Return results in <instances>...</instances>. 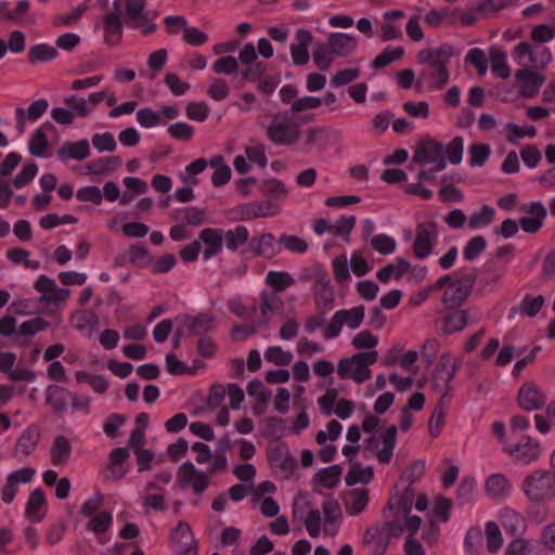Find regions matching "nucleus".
I'll list each match as a JSON object with an SVG mask.
<instances>
[{
	"instance_id": "f257e3e1",
	"label": "nucleus",
	"mask_w": 555,
	"mask_h": 555,
	"mask_svg": "<svg viewBox=\"0 0 555 555\" xmlns=\"http://www.w3.org/2000/svg\"><path fill=\"white\" fill-rule=\"evenodd\" d=\"M454 55V48L450 43H441L438 48L422 49L417 53V61L425 65L416 80L415 86L420 90L422 81H428L429 88L442 90L449 81L448 65Z\"/></svg>"
},
{
	"instance_id": "f03ea898",
	"label": "nucleus",
	"mask_w": 555,
	"mask_h": 555,
	"mask_svg": "<svg viewBox=\"0 0 555 555\" xmlns=\"http://www.w3.org/2000/svg\"><path fill=\"white\" fill-rule=\"evenodd\" d=\"M291 112H276L271 115V121L266 127L268 140L274 145L292 146L300 138L299 122L293 120Z\"/></svg>"
},
{
	"instance_id": "7ed1b4c3",
	"label": "nucleus",
	"mask_w": 555,
	"mask_h": 555,
	"mask_svg": "<svg viewBox=\"0 0 555 555\" xmlns=\"http://www.w3.org/2000/svg\"><path fill=\"white\" fill-rule=\"evenodd\" d=\"M521 489L533 504L555 499V472L538 469L525 477Z\"/></svg>"
},
{
	"instance_id": "20e7f679",
	"label": "nucleus",
	"mask_w": 555,
	"mask_h": 555,
	"mask_svg": "<svg viewBox=\"0 0 555 555\" xmlns=\"http://www.w3.org/2000/svg\"><path fill=\"white\" fill-rule=\"evenodd\" d=\"M279 240L270 232H263L249 237V244L242 248L240 254L244 259L264 258L272 259L281 253Z\"/></svg>"
},
{
	"instance_id": "39448f33",
	"label": "nucleus",
	"mask_w": 555,
	"mask_h": 555,
	"mask_svg": "<svg viewBox=\"0 0 555 555\" xmlns=\"http://www.w3.org/2000/svg\"><path fill=\"white\" fill-rule=\"evenodd\" d=\"M314 304L318 309L330 310L335 304L334 289L327 271L321 263H314V284L312 286Z\"/></svg>"
},
{
	"instance_id": "423d86ee",
	"label": "nucleus",
	"mask_w": 555,
	"mask_h": 555,
	"mask_svg": "<svg viewBox=\"0 0 555 555\" xmlns=\"http://www.w3.org/2000/svg\"><path fill=\"white\" fill-rule=\"evenodd\" d=\"M475 273L465 274L454 280L446 289L442 302L447 308L454 309L460 307L468 298L476 283Z\"/></svg>"
},
{
	"instance_id": "0eeeda50",
	"label": "nucleus",
	"mask_w": 555,
	"mask_h": 555,
	"mask_svg": "<svg viewBox=\"0 0 555 555\" xmlns=\"http://www.w3.org/2000/svg\"><path fill=\"white\" fill-rule=\"evenodd\" d=\"M437 236L438 231L436 222L417 224L416 237L412 246L414 256L420 260L427 258L433 253Z\"/></svg>"
},
{
	"instance_id": "6e6552de",
	"label": "nucleus",
	"mask_w": 555,
	"mask_h": 555,
	"mask_svg": "<svg viewBox=\"0 0 555 555\" xmlns=\"http://www.w3.org/2000/svg\"><path fill=\"white\" fill-rule=\"evenodd\" d=\"M175 322L183 326L186 336H201L215 328V318L208 312H199L196 315L180 313L175 318Z\"/></svg>"
},
{
	"instance_id": "1a4fd4ad",
	"label": "nucleus",
	"mask_w": 555,
	"mask_h": 555,
	"mask_svg": "<svg viewBox=\"0 0 555 555\" xmlns=\"http://www.w3.org/2000/svg\"><path fill=\"white\" fill-rule=\"evenodd\" d=\"M267 457L272 467L280 468L284 473L285 479L292 476L297 465L284 441H280L275 446H270L268 448Z\"/></svg>"
},
{
	"instance_id": "9d476101",
	"label": "nucleus",
	"mask_w": 555,
	"mask_h": 555,
	"mask_svg": "<svg viewBox=\"0 0 555 555\" xmlns=\"http://www.w3.org/2000/svg\"><path fill=\"white\" fill-rule=\"evenodd\" d=\"M36 470L33 467H23L10 473L1 490V501L11 504L18 491V483H28L33 480Z\"/></svg>"
},
{
	"instance_id": "9b49d317",
	"label": "nucleus",
	"mask_w": 555,
	"mask_h": 555,
	"mask_svg": "<svg viewBox=\"0 0 555 555\" xmlns=\"http://www.w3.org/2000/svg\"><path fill=\"white\" fill-rule=\"evenodd\" d=\"M517 402L522 410L530 412L543 408L546 397L534 382H526L518 390Z\"/></svg>"
},
{
	"instance_id": "f8f14e48",
	"label": "nucleus",
	"mask_w": 555,
	"mask_h": 555,
	"mask_svg": "<svg viewBox=\"0 0 555 555\" xmlns=\"http://www.w3.org/2000/svg\"><path fill=\"white\" fill-rule=\"evenodd\" d=\"M515 79L519 86L520 94L530 99L538 94L545 81V76L526 67L515 73Z\"/></svg>"
},
{
	"instance_id": "ddd939ff",
	"label": "nucleus",
	"mask_w": 555,
	"mask_h": 555,
	"mask_svg": "<svg viewBox=\"0 0 555 555\" xmlns=\"http://www.w3.org/2000/svg\"><path fill=\"white\" fill-rule=\"evenodd\" d=\"M522 210L528 212L529 216H524L519 219L520 228L526 233H537L543 227L544 219L547 215L545 206L541 202L537 201L529 203L527 208L522 207Z\"/></svg>"
},
{
	"instance_id": "4468645a",
	"label": "nucleus",
	"mask_w": 555,
	"mask_h": 555,
	"mask_svg": "<svg viewBox=\"0 0 555 555\" xmlns=\"http://www.w3.org/2000/svg\"><path fill=\"white\" fill-rule=\"evenodd\" d=\"M197 241L204 244V260L211 259L223 249V229L205 228L198 233Z\"/></svg>"
},
{
	"instance_id": "2eb2a0df",
	"label": "nucleus",
	"mask_w": 555,
	"mask_h": 555,
	"mask_svg": "<svg viewBox=\"0 0 555 555\" xmlns=\"http://www.w3.org/2000/svg\"><path fill=\"white\" fill-rule=\"evenodd\" d=\"M129 455L127 448L118 447L113 449L109 453V463L104 470L105 479L113 481L122 479L128 473V467L125 463Z\"/></svg>"
},
{
	"instance_id": "dca6fc26",
	"label": "nucleus",
	"mask_w": 555,
	"mask_h": 555,
	"mask_svg": "<svg viewBox=\"0 0 555 555\" xmlns=\"http://www.w3.org/2000/svg\"><path fill=\"white\" fill-rule=\"evenodd\" d=\"M295 38L297 43H292L289 47L292 60L296 66H304L308 64L310 59L308 47L313 40V35L307 28H298Z\"/></svg>"
},
{
	"instance_id": "f3484780",
	"label": "nucleus",
	"mask_w": 555,
	"mask_h": 555,
	"mask_svg": "<svg viewBox=\"0 0 555 555\" xmlns=\"http://www.w3.org/2000/svg\"><path fill=\"white\" fill-rule=\"evenodd\" d=\"M378 353L376 350L353 354L352 361L354 362V369L352 370L351 378L358 384H362L370 379L372 374L369 366L376 363Z\"/></svg>"
},
{
	"instance_id": "a211bd4d",
	"label": "nucleus",
	"mask_w": 555,
	"mask_h": 555,
	"mask_svg": "<svg viewBox=\"0 0 555 555\" xmlns=\"http://www.w3.org/2000/svg\"><path fill=\"white\" fill-rule=\"evenodd\" d=\"M459 369L457 362L453 359L451 353H443L439 362L436 365L434 372V386L437 387L438 380H442L446 385V391L449 393L451 389V383L455 377V373Z\"/></svg>"
},
{
	"instance_id": "6ab92c4d",
	"label": "nucleus",
	"mask_w": 555,
	"mask_h": 555,
	"mask_svg": "<svg viewBox=\"0 0 555 555\" xmlns=\"http://www.w3.org/2000/svg\"><path fill=\"white\" fill-rule=\"evenodd\" d=\"M443 144L435 139L427 138L421 140L413 156V160L418 164H431L443 155Z\"/></svg>"
},
{
	"instance_id": "aec40b11",
	"label": "nucleus",
	"mask_w": 555,
	"mask_h": 555,
	"mask_svg": "<svg viewBox=\"0 0 555 555\" xmlns=\"http://www.w3.org/2000/svg\"><path fill=\"white\" fill-rule=\"evenodd\" d=\"M330 50L334 56L347 57L358 48L357 38L345 33H333L327 38Z\"/></svg>"
},
{
	"instance_id": "412c9836",
	"label": "nucleus",
	"mask_w": 555,
	"mask_h": 555,
	"mask_svg": "<svg viewBox=\"0 0 555 555\" xmlns=\"http://www.w3.org/2000/svg\"><path fill=\"white\" fill-rule=\"evenodd\" d=\"M40 440V429L37 425H29L17 438L14 455L27 457L37 448Z\"/></svg>"
},
{
	"instance_id": "4be33fe9",
	"label": "nucleus",
	"mask_w": 555,
	"mask_h": 555,
	"mask_svg": "<svg viewBox=\"0 0 555 555\" xmlns=\"http://www.w3.org/2000/svg\"><path fill=\"white\" fill-rule=\"evenodd\" d=\"M276 207L267 201L250 202L237 207L241 220H254L276 215Z\"/></svg>"
},
{
	"instance_id": "5701e85b",
	"label": "nucleus",
	"mask_w": 555,
	"mask_h": 555,
	"mask_svg": "<svg viewBox=\"0 0 555 555\" xmlns=\"http://www.w3.org/2000/svg\"><path fill=\"white\" fill-rule=\"evenodd\" d=\"M70 398V391L65 387L51 384L44 391V403L48 404L53 413H65L67 411V401Z\"/></svg>"
},
{
	"instance_id": "b1692460",
	"label": "nucleus",
	"mask_w": 555,
	"mask_h": 555,
	"mask_svg": "<svg viewBox=\"0 0 555 555\" xmlns=\"http://www.w3.org/2000/svg\"><path fill=\"white\" fill-rule=\"evenodd\" d=\"M485 491L492 500L502 501L511 494L512 485L504 474H492L485 482Z\"/></svg>"
},
{
	"instance_id": "393cba45",
	"label": "nucleus",
	"mask_w": 555,
	"mask_h": 555,
	"mask_svg": "<svg viewBox=\"0 0 555 555\" xmlns=\"http://www.w3.org/2000/svg\"><path fill=\"white\" fill-rule=\"evenodd\" d=\"M90 155V146L87 139H81L76 142L66 141L57 151V157L62 162L68 159L82 160Z\"/></svg>"
},
{
	"instance_id": "a878e982",
	"label": "nucleus",
	"mask_w": 555,
	"mask_h": 555,
	"mask_svg": "<svg viewBox=\"0 0 555 555\" xmlns=\"http://www.w3.org/2000/svg\"><path fill=\"white\" fill-rule=\"evenodd\" d=\"M249 231L245 225H236L234 229L223 230V244L231 253H236L241 247L249 244Z\"/></svg>"
},
{
	"instance_id": "bb28decb",
	"label": "nucleus",
	"mask_w": 555,
	"mask_h": 555,
	"mask_svg": "<svg viewBox=\"0 0 555 555\" xmlns=\"http://www.w3.org/2000/svg\"><path fill=\"white\" fill-rule=\"evenodd\" d=\"M412 269L410 261L402 257H397L395 263H388L383 267L376 274V278L382 283H388L391 278L399 281L402 276Z\"/></svg>"
},
{
	"instance_id": "cd10ccee",
	"label": "nucleus",
	"mask_w": 555,
	"mask_h": 555,
	"mask_svg": "<svg viewBox=\"0 0 555 555\" xmlns=\"http://www.w3.org/2000/svg\"><path fill=\"white\" fill-rule=\"evenodd\" d=\"M509 454L524 464H530L539 459L540 444L527 438L526 443H518L511 448Z\"/></svg>"
},
{
	"instance_id": "c85d7f7f",
	"label": "nucleus",
	"mask_w": 555,
	"mask_h": 555,
	"mask_svg": "<svg viewBox=\"0 0 555 555\" xmlns=\"http://www.w3.org/2000/svg\"><path fill=\"white\" fill-rule=\"evenodd\" d=\"M469 310H455L440 319L443 324L441 332L444 335H451L461 332L468 323Z\"/></svg>"
},
{
	"instance_id": "c756f323",
	"label": "nucleus",
	"mask_w": 555,
	"mask_h": 555,
	"mask_svg": "<svg viewBox=\"0 0 555 555\" xmlns=\"http://www.w3.org/2000/svg\"><path fill=\"white\" fill-rule=\"evenodd\" d=\"M105 42L115 46L122 36V22L117 13H109L104 16Z\"/></svg>"
},
{
	"instance_id": "7c9ffc66",
	"label": "nucleus",
	"mask_w": 555,
	"mask_h": 555,
	"mask_svg": "<svg viewBox=\"0 0 555 555\" xmlns=\"http://www.w3.org/2000/svg\"><path fill=\"white\" fill-rule=\"evenodd\" d=\"M72 454V446L65 436L55 437L51 451L50 457L51 463L55 466L67 462Z\"/></svg>"
},
{
	"instance_id": "2f4dec72",
	"label": "nucleus",
	"mask_w": 555,
	"mask_h": 555,
	"mask_svg": "<svg viewBox=\"0 0 555 555\" xmlns=\"http://www.w3.org/2000/svg\"><path fill=\"white\" fill-rule=\"evenodd\" d=\"M369 493L364 489H353L345 501L346 511L352 516L361 514L367 506Z\"/></svg>"
},
{
	"instance_id": "473e14b6",
	"label": "nucleus",
	"mask_w": 555,
	"mask_h": 555,
	"mask_svg": "<svg viewBox=\"0 0 555 555\" xmlns=\"http://www.w3.org/2000/svg\"><path fill=\"white\" fill-rule=\"evenodd\" d=\"M59 52L55 47L47 43L35 44L29 48L27 53V61L29 64H36L38 62H50L57 57Z\"/></svg>"
},
{
	"instance_id": "72a5a7b5",
	"label": "nucleus",
	"mask_w": 555,
	"mask_h": 555,
	"mask_svg": "<svg viewBox=\"0 0 555 555\" xmlns=\"http://www.w3.org/2000/svg\"><path fill=\"white\" fill-rule=\"evenodd\" d=\"M374 478L373 467H362L361 464H352L345 477L346 485L352 487L359 482L363 485L370 483Z\"/></svg>"
},
{
	"instance_id": "f704fd0d",
	"label": "nucleus",
	"mask_w": 555,
	"mask_h": 555,
	"mask_svg": "<svg viewBox=\"0 0 555 555\" xmlns=\"http://www.w3.org/2000/svg\"><path fill=\"white\" fill-rule=\"evenodd\" d=\"M175 219L188 225L198 227L206 221V210L195 206L184 207L178 210Z\"/></svg>"
},
{
	"instance_id": "c9c22d12",
	"label": "nucleus",
	"mask_w": 555,
	"mask_h": 555,
	"mask_svg": "<svg viewBox=\"0 0 555 555\" xmlns=\"http://www.w3.org/2000/svg\"><path fill=\"white\" fill-rule=\"evenodd\" d=\"M343 474V468L338 464L331 465L328 467L320 469L314 478L322 485L324 488L333 489L340 481V477Z\"/></svg>"
},
{
	"instance_id": "e433bc0d",
	"label": "nucleus",
	"mask_w": 555,
	"mask_h": 555,
	"mask_svg": "<svg viewBox=\"0 0 555 555\" xmlns=\"http://www.w3.org/2000/svg\"><path fill=\"white\" fill-rule=\"evenodd\" d=\"M266 283L276 293L284 292L287 287L295 284L294 278L286 271H269L266 276Z\"/></svg>"
},
{
	"instance_id": "4c0bfd02",
	"label": "nucleus",
	"mask_w": 555,
	"mask_h": 555,
	"mask_svg": "<svg viewBox=\"0 0 555 555\" xmlns=\"http://www.w3.org/2000/svg\"><path fill=\"white\" fill-rule=\"evenodd\" d=\"M476 480L472 476H465L456 490V502L460 506L470 504L475 496Z\"/></svg>"
},
{
	"instance_id": "58836bf2",
	"label": "nucleus",
	"mask_w": 555,
	"mask_h": 555,
	"mask_svg": "<svg viewBox=\"0 0 555 555\" xmlns=\"http://www.w3.org/2000/svg\"><path fill=\"white\" fill-rule=\"evenodd\" d=\"M46 503L44 491L41 488H36L29 494L25 511L26 516L34 521H40L42 517H36V515Z\"/></svg>"
},
{
	"instance_id": "ea45409f",
	"label": "nucleus",
	"mask_w": 555,
	"mask_h": 555,
	"mask_svg": "<svg viewBox=\"0 0 555 555\" xmlns=\"http://www.w3.org/2000/svg\"><path fill=\"white\" fill-rule=\"evenodd\" d=\"M448 395L444 392L441 396L429 420V435L434 438L439 436L444 423V405Z\"/></svg>"
},
{
	"instance_id": "a19ab883",
	"label": "nucleus",
	"mask_w": 555,
	"mask_h": 555,
	"mask_svg": "<svg viewBox=\"0 0 555 555\" xmlns=\"http://www.w3.org/2000/svg\"><path fill=\"white\" fill-rule=\"evenodd\" d=\"M121 164L122 159L120 156H107L90 162L87 168L91 173L102 175L106 171L119 168Z\"/></svg>"
},
{
	"instance_id": "79ce46f5",
	"label": "nucleus",
	"mask_w": 555,
	"mask_h": 555,
	"mask_svg": "<svg viewBox=\"0 0 555 555\" xmlns=\"http://www.w3.org/2000/svg\"><path fill=\"white\" fill-rule=\"evenodd\" d=\"M312 57L315 66L323 72L330 69L335 59L328 43H318L312 52Z\"/></svg>"
},
{
	"instance_id": "37998d69",
	"label": "nucleus",
	"mask_w": 555,
	"mask_h": 555,
	"mask_svg": "<svg viewBox=\"0 0 555 555\" xmlns=\"http://www.w3.org/2000/svg\"><path fill=\"white\" fill-rule=\"evenodd\" d=\"M490 61L492 72L502 79L511 76V69L506 63V53L501 49L490 50Z\"/></svg>"
},
{
	"instance_id": "c03bdc74",
	"label": "nucleus",
	"mask_w": 555,
	"mask_h": 555,
	"mask_svg": "<svg viewBox=\"0 0 555 555\" xmlns=\"http://www.w3.org/2000/svg\"><path fill=\"white\" fill-rule=\"evenodd\" d=\"M494 208L489 205H482L479 211H474L469 216L468 227L473 230L487 227L494 219Z\"/></svg>"
},
{
	"instance_id": "a18cd8bd",
	"label": "nucleus",
	"mask_w": 555,
	"mask_h": 555,
	"mask_svg": "<svg viewBox=\"0 0 555 555\" xmlns=\"http://www.w3.org/2000/svg\"><path fill=\"white\" fill-rule=\"evenodd\" d=\"M469 153V165L472 167L483 166L491 153L489 144L486 143H473L468 150Z\"/></svg>"
},
{
	"instance_id": "49530a36",
	"label": "nucleus",
	"mask_w": 555,
	"mask_h": 555,
	"mask_svg": "<svg viewBox=\"0 0 555 555\" xmlns=\"http://www.w3.org/2000/svg\"><path fill=\"white\" fill-rule=\"evenodd\" d=\"M113 521L112 514L108 511L99 512L87 522V530L96 534L106 532Z\"/></svg>"
},
{
	"instance_id": "de8ad7c7",
	"label": "nucleus",
	"mask_w": 555,
	"mask_h": 555,
	"mask_svg": "<svg viewBox=\"0 0 555 555\" xmlns=\"http://www.w3.org/2000/svg\"><path fill=\"white\" fill-rule=\"evenodd\" d=\"M543 305H544V296L543 295H538L535 297H532L531 295L527 294L519 304V312L522 315L533 318L540 312Z\"/></svg>"
},
{
	"instance_id": "09e8293b",
	"label": "nucleus",
	"mask_w": 555,
	"mask_h": 555,
	"mask_svg": "<svg viewBox=\"0 0 555 555\" xmlns=\"http://www.w3.org/2000/svg\"><path fill=\"white\" fill-rule=\"evenodd\" d=\"M129 262L139 268H144L152 262L150 250L144 244H134L130 246Z\"/></svg>"
},
{
	"instance_id": "8fccbe9b",
	"label": "nucleus",
	"mask_w": 555,
	"mask_h": 555,
	"mask_svg": "<svg viewBox=\"0 0 555 555\" xmlns=\"http://www.w3.org/2000/svg\"><path fill=\"white\" fill-rule=\"evenodd\" d=\"M284 433V420L271 416L266 420V425L262 436L268 440L280 442Z\"/></svg>"
},
{
	"instance_id": "3c124183",
	"label": "nucleus",
	"mask_w": 555,
	"mask_h": 555,
	"mask_svg": "<svg viewBox=\"0 0 555 555\" xmlns=\"http://www.w3.org/2000/svg\"><path fill=\"white\" fill-rule=\"evenodd\" d=\"M487 548L490 553L498 552L503 545V538L496 522L488 521L486 525Z\"/></svg>"
},
{
	"instance_id": "603ef678",
	"label": "nucleus",
	"mask_w": 555,
	"mask_h": 555,
	"mask_svg": "<svg viewBox=\"0 0 555 555\" xmlns=\"http://www.w3.org/2000/svg\"><path fill=\"white\" fill-rule=\"evenodd\" d=\"M404 54V48L398 47L396 49H385L380 54H378L372 62L373 68H383L388 66L395 61L400 60Z\"/></svg>"
},
{
	"instance_id": "864d4df0",
	"label": "nucleus",
	"mask_w": 555,
	"mask_h": 555,
	"mask_svg": "<svg viewBox=\"0 0 555 555\" xmlns=\"http://www.w3.org/2000/svg\"><path fill=\"white\" fill-rule=\"evenodd\" d=\"M487 248V241L483 236L477 235L472 237L463 250V257L467 261L475 260Z\"/></svg>"
},
{
	"instance_id": "5fc2aeb1",
	"label": "nucleus",
	"mask_w": 555,
	"mask_h": 555,
	"mask_svg": "<svg viewBox=\"0 0 555 555\" xmlns=\"http://www.w3.org/2000/svg\"><path fill=\"white\" fill-rule=\"evenodd\" d=\"M247 393L250 397H255L260 404L263 406H267L270 398H271V390L266 388L262 382L258 378L251 379L247 385Z\"/></svg>"
},
{
	"instance_id": "6e6d98bb",
	"label": "nucleus",
	"mask_w": 555,
	"mask_h": 555,
	"mask_svg": "<svg viewBox=\"0 0 555 555\" xmlns=\"http://www.w3.org/2000/svg\"><path fill=\"white\" fill-rule=\"evenodd\" d=\"M264 359L275 365L285 366L292 362L293 354L284 351L280 346H272L266 350Z\"/></svg>"
},
{
	"instance_id": "4d7b16f0",
	"label": "nucleus",
	"mask_w": 555,
	"mask_h": 555,
	"mask_svg": "<svg viewBox=\"0 0 555 555\" xmlns=\"http://www.w3.org/2000/svg\"><path fill=\"white\" fill-rule=\"evenodd\" d=\"M268 69V64L262 61H256L254 64H248L247 67L242 70V79L246 82H258L264 77Z\"/></svg>"
},
{
	"instance_id": "13d9d810",
	"label": "nucleus",
	"mask_w": 555,
	"mask_h": 555,
	"mask_svg": "<svg viewBox=\"0 0 555 555\" xmlns=\"http://www.w3.org/2000/svg\"><path fill=\"white\" fill-rule=\"evenodd\" d=\"M29 152L33 156L42 157L48 147V139L42 128L37 129L29 139Z\"/></svg>"
},
{
	"instance_id": "bf43d9fd",
	"label": "nucleus",
	"mask_w": 555,
	"mask_h": 555,
	"mask_svg": "<svg viewBox=\"0 0 555 555\" xmlns=\"http://www.w3.org/2000/svg\"><path fill=\"white\" fill-rule=\"evenodd\" d=\"M505 129L507 132V140L511 143H517L518 140L525 137L533 138L537 134V129L533 126L521 128L514 122H508L506 124Z\"/></svg>"
},
{
	"instance_id": "052dcab7",
	"label": "nucleus",
	"mask_w": 555,
	"mask_h": 555,
	"mask_svg": "<svg viewBox=\"0 0 555 555\" xmlns=\"http://www.w3.org/2000/svg\"><path fill=\"white\" fill-rule=\"evenodd\" d=\"M212 70L215 74L232 75L238 70V61L232 56H222L215 61L212 64Z\"/></svg>"
},
{
	"instance_id": "680f3d73",
	"label": "nucleus",
	"mask_w": 555,
	"mask_h": 555,
	"mask_svg": "<svg viewBox=\"0 0 555 555\" xmlns=\"http://www.w3.org/2000/svg\"><path fill=\"white\" fill-rule=\"evenodd\" d=\"M279 244L292 253L304 254L308 250L307 242L296 235L282 234L279 238Z\"/></svg>"
},
{
	"instance_id": "e2e57ef3",
	"label": "nucleus",
	"mask_w": 555,
	"mask_h": 555,
	"mask_svg": "<svg viewBox=\"0 0 555 555\" xmlns=\"http://www.w3.org/2000/svg\"><path fill=\"white\" fill-rule=\"evenodd\" d=\"M321 104H322V99L317 98V96L306 95V96L296 99L292 103L291 107L287 111L291 112L292 115H294L296 113H301L307 109H315V108L320 107Z\"/></svg>"
},
{
	"instance_id": "0e129e2a",
	"label": "nucleus",
	"mask_w": 555,
	"mask_h": 555,
	"mask_svg": "<svg viewBox=\"0 0 555 555\" xmlns=\"http://www.w3.org/2000/svg\"><path fill=\"white\" fill-rule=\"evenodd\" d=\"M371 246L382 255H389L396 249V241L387 234H377L371 240Z\"/></svg>"
},
{
	"instance_id": "69168bd1",
	"label": "nucleus",
	"mask_w": 555,
	"mask_h": 555,
	"mask_svg": "<svg viewBox=\"0 0 555 555\" xmlns=\"http://www.w3.org/2000/svg\"><path fill=\"white\" fill-rule=\"evenodd\" d=\"M339 311L345 312L343 317L346 320L345 324L351 330L358 328L364 320L365 308L363 305L351 309H340Z\"/></svg>"
},
{
	"instance_id": "338daca9",
	"label": "nucleus",
	"mask_w": 555,
	"mask_h": 555,
	"mask_svg": "<svg viewBox=\"0 0 555 555\" xmlns=\"http://www.w3.org/2000/svg\"><path fill=\"white\" fill-rule=\"evenodd\" d=\"M193 538L194 535L191 526L186 521L180 520L178 525L171 530L169 542L170 545H178L181 544L182 541H186Z\"/></svg>"
},
{
	"instance_id": "774afa93",
	"label": "nucleus",
	"mask_w": 555,
	"mask_h": 555,
	"mask_svg": "<svg viewBox=\"0 0 555 555\" xmlns=\"http://www.w3.org/2000/svg\"><path fill=\"white\" fill-rule=\"evenodd\" d=\"M345 312L336 311L331 318L327 326L323 331V337L325 339H333L339 336L346 320L343 318Z\"/></svg>"
}]
</instances>
